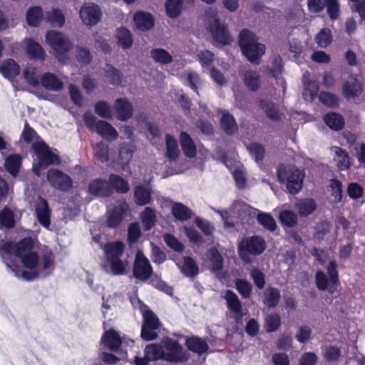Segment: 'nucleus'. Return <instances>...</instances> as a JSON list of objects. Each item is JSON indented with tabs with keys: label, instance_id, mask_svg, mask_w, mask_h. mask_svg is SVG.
Wrapping results in <instances>:
<instances>
[{
	"label": "nucleus",
	"instance_id": "1",
	"mask_svg": "<svg viewBox=\"0 0 365 365\" xmlns=\"http://www.w3.org/2000/svg\"><path fill=\"white\" fill-rule=\"evenodd\" d=\"M0 255L9 272L17 277L33 280L39 273V257L35 249V240L26 237L14 243L8 242L0 248Z\"/></svg>",
	"mask_w": 365,
	"mask_h": 365
},
{
	"label": "nucleus",
	"instance_id": "2",
	"mask_svg": "<svg viewBox=\"0 0 365 365\" xmlns=\"http://www.w3.org/2000/svg\"><path fill=\"white\" fill-rule=\"evenodd\" d=\"M239 45L243 55L254 63L258 64L265 52L264 45L259 43L257 36L247 29L242 30L240 34Z\"/></svg>",
	"mask_w": 365,
	"mask_h": 365
},
{
	"label": "nucleus",
	"instance_id": "3",
	"mask_svg": "<svg viewBox=\"0 0 365 365\" xmlns=\"http://www.w3.org/2000/svg\"><path fill=\"white\" fill-rule=\"evenodd\" d=\"M305 173L294 165H282L277 169V178L292 194L297 193L303 186Z\"/></svg>",
	"mask_w": 365,
	"mask_h": 365
},
{
	"label": "nucleus",
	"instance_id": "4",
	"mask_svg": "<svg viewBox=\"0 0 365 365\" xmlns=\"http://www.w3.org/2000/svg\"><path fill=\"white\" fill-rule=\"evenodd\" d=\"M46 43L53 50L58 61L65 62L68 53L73 48V44L68 36L61 32L49 31L46 34Z\"/></svg>",
	"mask_w": 365,
	"mask_h": 365
},
{
	"label": "nucleus",
	"instance_id": "5",
	"mask_svg": "<svg viewBox=\"0 0 365 365\" xmlns=\"http://www.w3.org/2000/svg\"><path fill=\"white\" fill-rule=\"evenodd\" d=\"M33 149L36 154V159L33 164V170L36 175H40L41 169L58 163V157L43 142H36L33 145Z\"/></svg>",
	"mask_w": 365,
	"mask_h": 365
},
{
	"label": "nucleus",
	"instance_id": "6",
	"mask_svg": "<svg viewBox=\"0 0 365 365\" xmlns=\"http://www.w3.org/2000/svg\"><path fill=\"white\" fill-rule=\"evenodd\" d=\"M266 248L264 240L259 237L242 240L239 245V255L245 262H251L252 257L262 254Z\"/></svg>",
	"mask_w": 365,
	"mask_h": 365
},
{
	"label": "nucleus",
	"instance_id": "7",
	"mask_svg": "<svg viewBox=\"0 0 365 365\" xmlns=\"http://www.w3.org/2000/svg\"><path fill=\"white\" fill-rule=\"evenodd\" d=\"M83 120L90 130L96 132L102 138L108 140H113L117 138V130L108 122L98 120L91 113H86L83 115Z\"/></svg>",
	"mask_w": 365,
	"mask_h": 365
},
{
	"label": "nucleus",
	"instance_id": "8",
	"mask_svg": "<svg viewBox=\"0 0 365 365\" xmlns=\"http://www.w3.org/2000/svg\"><path fill=\"white\" fill-rule=\"evenodd\" d=\"M139 309L143 316V324L141 329V336L146 341L155 339L157 337L155 329L160 326L157 317L150 311L141 302H138Z\"/></svg>",
	"mask_w": 365,
	"mask_h": 365
},
{
	"label": "nucleus",
	"instance_id": "9",
	"mask_svg": "<svg viewBox=\"0 0 365 365\" xmlns=\"http://www.w3.org/2000/svg\"><path fill=\"white\" fill-rule=\"evenodd\" d=\"M79 17L86 26H93L100 22L102 11L97 4L86 3L79 10Z\"/></svg>",
	"mask_w": 365,
	"mask_h": 365
},
{
	"label": "nucleus",
	"instance_id": "10",
	"mask_svg": "<svg viewBox=\"0 0 365 365\" xmlns=\"http://www.w3.org/2000/svg\"><path fill=\"white\" fill-rule=\"evenodd\" d=\"M153 273V268L148 259L142 251H138L133 266V274L140 280L148 279Z\"/></svg>",
	"mask_w": 365,
	"mask_h": 365
},
{
	"label": "nucleus",
	"instance_id": "11",
	"mask_svg": "<svg viewBox=\"0 0 365 365\" xmlns=\"http://www.w3.org/2000/svg\"><path fill=\"white\" fill-rule=\"evenodd\" d=\"M164 360L178 362L187 360L188 355L184 351L183 348L176 341L168 339L163 341Z\"/></svg>",
	"mask_w": 365,
	"mask_h": 365
},
{
	"label": "nucleus",
	"instance_id": "12",
	"mask_svg": "<svg viewBox=\"0 0 365 365\" xmlns=\"http://www.w3.org/2000/svg\"><path fill=\"white\" fill-rule=\"evenodd\" d=\"M47 180L50 185L61 190H68L72 187L70 177L56 169H50L47 171Z\"/></svg>",
	"mask_w": 365,
	"mask_h": 365
},
{
	"label": "nucleus",
	"instance_id": "13",
	"mask_svg": "<svg viewBox=\"0 0 365 365\" xmlns=\"http://www.w3.org/2000/svg\"><path fill=\"white\" fill-rule=\"evenodd\" d=\"M102 301L101 312L105 318L115 314L123 303L122 297L115 293L103 295Z\"/></svg>",
	"mask_w": 365,
	"mask_h": 365
},
{
	"label": "nucleus",
	"instance_id": "14",
	"mask_svg": "<svg viewBox=\"0 0 365 365\" xmlns=\"http://www.w3.org/2000/svg\"><path fill=\"white\" fill-rule=\"evenodd\" d=\"M208 29L213 39L219 44H227L232 41L225 24L221 23L217 19L210 22Z\"/></svg>",
	"mask_w": 365,
	"mask_h": 365
},
{
	"label": "nucleus",
	"instance_id": "15",
	"mask_svg": "<svg viewBox=\"0 0 365 365\" xmlns=\"http://www.w3.org/2000/svg\"><path fill=\"white\" fill-rule=\"evenodd\" d=\"M128 208V205L125 202L109 207L106 216L107 225L111 228L118 227L121 223Z\"/></svg>",
	"mask_w": 365,
	"mask_h": 365
},
{
	"label": "nucleus",
	"instance_id": "16",
	"mask_svg": "<svg viewBox=\"0 0 365 365\" xmlns=\"http://www.w3.org/2000/svg\"><path fill=\"white\" fill-rule=\"evenodd\" d=\"M362 91L361 83L354 76H349L343 84L342 92L347 99H352L359 96Z\"/></svg>",
	"mask_w": 365,
	"mask_h": 365
},
{
	"label": "nucleus",
	"instance_id": "17",
	"mask_svg": "<svg viewBox=\"0 0 365 365\" xmlns=\"http://www.w3.org/2000/svg\"><path fill=\"white\" fill-rule=\"evenodd\" d=\"M315 282L317 287L319 290H327L329 293H334L337 290L339 283L336 279H333L329 275L327 276L322 271H317L315 274Z\"/></svg>",
	"mask_w": 365,
	"mask_h": 365
},
{
	"label": "nucleus",
	"instance_id": "18",
	"mask_svg": "<svg viewBox=\"0 0 365 365\" xmlns=\"http://www.w3.org/2000/svg\"><path fill=\"white\" fill-rule=\"evenodd\" d=\"M128 263L122 258L105 260L102 264L104 270L113 275H123L126 273Z\"/></svg>",
	"mask_w": 365,
	"mask_h": 365
},
{
	"label": "nucleus",
	"instance_id": "19",
	"mask_svg": "<svg viewBox=\"0 0 365 365\" xmlns=\"http://www.w3.org/2000/svg\"><path fill=\"white\" fill-rule=\"evenodd\" d=\"M36 216L38 222L43 227L49 229L51 225V214L48 203L42 198H38L36 202Z\"/></svg>",
	"mask_w": 365,
	"mask_h": 365
},
{
	"label": "nucleus",
	"instance_id": "20",
	"mask_svg": "<svg viewBox=\"0 0 365 365\" xmlns=\"http://www.w3.org/2000/svg\"><path fill=\"white\" fill-rule=\"evenodd\" d=\"M225 164L231 170L237 186L239 188L245 187L246 186L247 178L244 167L236 161H235L234 165L228 158L225 160Z\"/></svg>",
	"mask_w": 365,
	"mask_h": 365
},
{
	"label": "nucleus",
	"instance_id": "21",
	"mask_svg": "<svg viewBox=\"0 0 365 365\" xmlns=\"http://www.w3.org/2000/svg\"><path fill=\"white\" fill-rule=\"evenodd\" d=\"M22 43L26 53L30 58L40 61L45 58L46 52L38 42L31 38H26Z\"/></svg>",
	"mask_w": 365,
	"mask_h": 365
},
{
	"label": "nucleus",
	"instance_id": "22",
	"mask_svg": "<svg viewBox=\"0 0 365 365\" xmlns=\"http://www.w3.org/2000/svg\"><path fill=\"white\" fill-rule=\"evenodd\" d=\"M88 191L91 194L100 197L112 195V187L108 181L96 179L88 185Z\"/></svg>",
	"mask_w": 365,
	"mask_h": 365
},
{
	"label": "nucleus",
	"instance_id": "23",
	"mask_svg": "<svg viewBox=\"0 0 365 365\" xmlns=\"http://www.w3.org/2000/svg\"><path fill=\"white\" fill-rule=\"evenodd\" d=\"M223 257L216 248L208 250L205 264L212 272H217L223 267Z\"/></svg>",
	"mask_w": 365,
	"mask_h": 365
},
{
	"label": "nucleus",
	"instance_id": "24",
	"mask_svg": "<svg viewBox=\"0 0 365 365\" xmlns=\"http://www.w3.org/2000/svg\"><path fill=\"white\" fill-rule=\"evenodd\" d=\"M115 109L118 118L122 121L128 120L133 115V106L125 98L116 99Z\"/></svg>",
	"mask_w": 365,
	"mask_h": 365
},
{
	"label": "nucleus",
	"instance_id": "25",
	"mask_svg": "<svg viewBox=\"0 0 365 365\" xmlns=\"http://www.w3.org/2000/svg\"><path fill=\"white\" fill-rule=\"evenodd\" d=\"M225 299L228 309L236 315L237 319H242L243 317L242 306L237 296L233 292L227 290L225 292Z\"/></svg>",
	"mask_w": 365,
	"mask_h": 365
},
{
	"label": "nucleus",
	"instance_id": "26",
	"mask_svg": "<svg viewBox=\"0 0 365 365\" xmlns=\"http://www.w3.org/2000/svg\"><path fill=\"white\" fill-rule=\"evenodd\" d=\"M331 151L334 154V161L340 170H346L351 165L349 154L339 147L331 148Z\"/></svg>",
	"mask_w": 365,
	"mask_h": 365
},
{
	"label": "nucleus",
	"instance_id": "27",
	"mask_svg": "<svg viewBox=\"0 0 365 365\" xmlns=\"http://www.w3.org/2000/svg\"><path fill=\"white\" fill-rule=\"evenodd\" d=\"M136 28L140 31H147L154 26V19L150 14L139 11L133 17Z\"/></svg>",
	"mask_w": 365,
	"mask_h": 365
},
{
	"label": "nucleus",
	"instance_id": "28",
	"mask_svg": "<svg viewBox=\"0 0 365 365\" xmlns=\"http://www.w3.org/2000/svg\"><path fill=\"white\" fill-rule=\"evenodd\" d=\"M125 245L121 242L107 243L103 248L106 260L121 258L123 255Z\"/></svg>",
	"mask_w": 365,
	"mask_h": 365
},
{
	"label": "nucleus",
	"instance_id": "29",
	"mask_svg": "<svg viewBox=\"0 0 365 365\" xmlns=\"http://www.w3.org/2000/svg\"><path fill=\"white\" fill-rule=\"evenodd\" d=\"M303 82V97L307 101H312L317 95L319 86L311 80L310 74L308 73L304 74Z\"/></svg>",
	"mask_w": 365,
	"mask_h": 365
},
{
	"label": "nucleus",
	"instance_id": "30",
	"mask_svg": "<svg viewBox=\"0 0 365 365\" xmlns=\"http://www.w3.org/2000/svg\"><path fill=\"white\" fill-rule=\"evenodd\" d=\"M101 343L111 351H117L121 344V338L115 330L110 329L103 334Z\"/></svg>",
	"mask_w": 365,
	"mask_h": 365
},
{
	"label": "nucleus",
	"instance_id": "31",
	"mask_svg": "<svg viewBox=\"0 0 365 365\" xmlns=\"http://www.w3.org/2000/svg\"><path fill=\"white\" fill-rule=\"evenodd\" d=\"M20 72L19 65L13 59H7L0 65V73L9 80L14 79Z\"/></svg>",
	"mask_w": 365,
	"mask_h": 365
},
{
	"label": "nucleus",
	"instance_id": "32",
	"mask_svg": "<svg viewBox=\"0 0 365 365\" xmlns=\"http://www.w3.org/2000/svg\"><path fill=\"white\" fill-rule=\"evenodd\" d=\"M176 264L181 272L186 277H193L198 274V267L190 257H184L182 262H178Z\"/></svg>",
	"mask_w": 365,
	"mask_h": 365
},
{
	"label": "nucleus",
	"instance_id": "33",
	"mask_svg": "<svg viewBox=\"0 0 365 365\" xmlns=\"http://www.w3.org/2000/svg\"><path fill=\"white\" fill-rule=\"evenodd\" d=\"M42 86L49 90L58 91L62 89L63 83L51 73H46L41 78Z\"/></svg>",
	"mask_w": 365,
	"mask_h": 365
},
{
	"label": "nucleus",
	"instance_id": "34",
	"mask_svg": "<svg viewBox=\"0 0 365 365\" xmlns=\"http://www.w3.org/2000/svg\"><path fill=\"white\" fill-rule=\"evenodd\" d=\"M26 19L30 26H38L43 19L42 9L38 6L30 7L26 12Z\"/></svg>",
	"mask_w": 365,
	"mask_h": 365
},
{
	"label": "nucleus",
	"instance_id": "35",
	"mask_svg": "<svg viewBox=\"0 0 365 365\" xmlns=\"http://www.w3.org/2000/svg\"><path fill=\"white\" fill-rule=\"evenodd\" d=\"M171 212L175 218L180 221H185L191 217L192 211L180 202L172 203Z\"/></svg>",
	"mask_w": 365,
	"mask_h": 365
},
{
	"label": "nucleus",
	"instance_id": "36",
	"mask_svg": "<svg viewBox=\"0 0 365 365\" xmlns=\"http://www.w3.org/2000/svg\"><path fill=\"white\" fill-rule=\"evenodd\" d=\"M106 77L108 81L113 86H125V77L120 72L111 66H108L105 70Z\"/></svg>",
	"mask_w": 365,
	"mask_h": 365
},
{
	"label": "nucleus",
	"instance_id": "37",
	"mask_svg": "<svg viewBox=\"0 0 365 365\" xmlns=\"http://www.w3.org/2000/svg\"><path fill=\"white\" fill-rule=\"evenodd\" d=\"M324 121L325 124L333 130H340L344 125L343 117L338 113H331L324 115Z\"/></svg>",
	"mask_w": 365,
	"mask_h": 365
},
{
	"label": "nucleus",
	"instance_id": "38",
	"mask_svg": "<svg viewBox=\"0 0 365 365\" xmlns=\"http://www.w3.org/2000/svg\"><path fill=\"white\" fill-rule=\"evenodd\" d=\"M151 190L149 187L138 185L135 189V201L138 205L143 206L150 203Z\"/></svg>",
	"mask_w": 365,
	"mask_h": 365
},
{
	"label": "nucleus",
	"instance_id": "39",
	"mask_svg": "<svg viewBox=\"0 0 365 365\" xmlns=\"http://www.w3.org/2000/svg\"><path fill=\"white\" fill-rule=\"evenodd\" d=\"M108 183L111 185L112 192L113 190L120 193H125L129 190L128 182L118 175H110L109 176Z\"/></svg>",
	"mask_w": 365,
	"mask_h": 365
},
{
	"label": "nucleus",
	"instance_id": "40",
	"mask_svg": "<svg viewBox=\"0 0 365 365\" xmlns=\"http://www.w3.org/2000/svg\"><path fill=\"white\" fill-rule=\"evenodd\" d=\"M115 38L118 45L123 49L131 47L133 40L130 31L125 28H120L117 30Z\"/></svg>",
	"mask_w": 365,
	"mask_h": 365
},
{
	"label": "nucleus",
	"instance_id": "41",
	"mask_svg": "<svg viewBox=\"0 0 365 365\" xmlns=\"http://www.w3.org/2000/svg\"><path fill=\"white\" fill-rule=\"evenodd\" d=\"M180 140L184 154L189 158H193L196 154V147L189 135L182 132Z\"/></svg>",
	"mask_w": 365,
	"mask_h": 365
},
{
	"label": "nucleus",
	"instance_id": "42",
	"mask_svg": "<svg viewBox=\"0 0 365 365\" xmlns=\"http://www.w3.org/2000/svg\"><path fill=\"white\" fill-rule=\"evenodd\" d=\"M21 165V157L18 154L11 155L5 159V168L13 176L17 175Z\"/></svg>",
	"mask_w": 365,
	"mask_h": 365
},
{
	"label": "nucleus",
	"instance_id": "43",
	"mask_svg": "<svg viewBox=\"0 0 365 365\" xmlns=\"http://www.w3.org/2000/svg\"><path fill=\"white\" fill-rule=\"evenodd\" d=\"M295 207L302 217H307L312 214L317 207L314 200L312 199H304L299 201Z\"/></svg>",
	"mask_w": 365,
	"mask_h": 365
},
{
	"label": "nucleus",
	"instance_id": "44",
	"mask_svg": "<svg viewBox=\"0 0 365 365\" xmlns=\"http://www.w3.org/2000/svg\"><path fill=\"white\" fill-rule=\"evenodd\" d=\"M45 19L51 25L57 27H62L65 24V16L58 9H53L46 12Z\"/></svg>",
	"mask_w": 365,
	"mask_h": 365
},
{
	"label": "nucleus",
	"instance_id": "45",
	"mask_svg": "<svg viewBox=\"0 0 365 365\" xmlns=\"http://www.w3.org/2000/svg\"><path fill=\"white\" fill-rule=\"evenodd\" d=\"M220 125L225 132L229 135L233 134L237 130V125L234 118L226 111L222 113Z\"/></svg>",
	"mask_w": 365,
	"mask_h": 365
},
{
	"label": "nucleus",
	"instance_id": "46",
	"mask_svg": "<svg viewBox=\"0 0 365 365\" xmlns=\"http://www.w3.org/2000/svg\"><path fill=\"white\" fill-rule=\"evenodd\" d=\"M164 345L150 344L145 349V355L150 360L164 359Z\"/></svg>",
	"mask_w": 365,
	"mask_h": 365
},
{
	"label": "nucleus",
	"instance_id": "47",
	"mask_svg": "<svg viewBox=\"0 0 365 365\" xmlns=\"http://www.w3.org/2000/svg\"><path fill=\"white\" fill-rule=\"evenodd\" d=\"M187 348L194 352L201 354L208 349L207 342L199 337H192L186 341Z\"/></svg>",
	"mask_w": 365,
	"mask_h": 365
},
{
	"label": "nucleus",
	"instance_id": "48",
	"mask_svg": "<svg viewBox=\"0 0 365 365\" xmlns=\"http://www.w3.org/2000/svg\"><path fill=\"white\" fill-rule=\"evenodd\" d=\"M140 218L143 225L145 230H149L155 225L156 221V215L153 209L150 207L145 208L140 214Z\"/></svg>",
	"mask_w": 365,
	"mask_h": 365
},
{
	"label": "nucleus",
	"instance_id": "49",
	"mask_svg": "<svg viewBox=\"0 0 365 365\" xmlns=\"http://www.w3.org/2000/svg\"><path fill=\"white\" fill-rule=\"evenodd\" d=\"M165 143L167 150V157L170 160H176L180 153L178 145L176 140L173 137L168 134L165 136Z\"/></svg>",
	"mask_w": 365,
	"mask_h": 365
},
{
	"label": "nucleus",
	"instance_id": "50",
	"mask_svg": "<svg viewBox=\"0 0 365 365\" xmlns=\"http://www.w3.org/2000/svg\"><path fill=\"white\" fill-rule=\"evenodd\" d=\"M315 41L320 48H327L332 41L331 30L328 28L321 29L315 36Z\"/></svg>",
	"mask_w": 365,
	"mask_h": 365
},
{
	"label": "nucleus",
	"instance_id": "51",
	"mask_svg": "<svg viewBox=\"0 0 365 365\" xmlns=\"http://www.w3.org/2000/svg\"><path fill=\"white\" fill-rule=\"evenodd\" d=\"M150 56L152 58L160 64H168L173 61V56L163 48L153 49Z\"/></svg>",
	"mask_w": 365,
	"mask_h": 365
},
{
	"label": "nucleus",
	"instance_id": "52",
	"mask_svg": "<svg viewBox=\"0 0 365 365\" xmlns=\"http://www.w3.org/2000/svg\"><path fill=\"white\" fill-rule=\"evenodd\" d=\"M182 9L181 0H167L165 3L166 14L170 18L178 17L181 14Z\"/></svg>",
	"mask_w": 365,
	"mask_h": 365
},
{
	"label": "nucleus",
	"instance_id": "53",
	"mask_svg": "<svg viewBox=\"0 0 365 365\" xmlns=\"http://www.w3.org/2000/svg\"><path fill=\"white\" fill-rule=\"evenodd\" d=\"M15 225V218L13 212L7 208H4L0 212V227L11 228Z\"/></svg>",
	"mask_w": 365,
	"mask_h": 365
},
{
	"label": "nucleus",
	"instance_id": "54",
	"mask_svg": "<svg viewBox=\"0 0 365 365\" xmlns=\"http://www.w3.org/2000/svg\"><path fill=\"white\" fill-rule=\"evenodd\" d=\"M23 75L29 85L36 86L39 84L40 76L36 67L27 66L24 70Z\"/></svg>",
	"mask_w": 365,
	"mask_h": 365
},
{
	"label": "nucleus",
	"instance_id": "55",
	"mask_svg": "<svg viewBox=\"0 0 365 365\" xmlns=\"http://www.w3.org/2000/svg\"><path fill=\"white\" fill-rule=\"evenodd\" d=\"M251 214L250 207L242 202H235L230 207V215L233 217H245Z\"/></svg>",
	"mask_w": 365,
	"mask_h": 365
},
{
	"label": "nucleus",
	"instance_id": "56",
	"mask_svg": "<svg viewBox=\"0 0 365 365\" xmlns=\"http://www.w3.org/2000/svg\"><path fill=\"white\" fill-rule=\"evenodd\" d=\"M95 112L103 118L110 119L113 117L111 106L103 101H98L96 103Z\"/></svg>",
	"mask_w": 365,
	"mask_h": 365
},
{
	"label": "nucleus",
	"instance_id": "57",
	"mask_svg": "<svg viewBox=\"0 0 365 365\" xmlns=\"http://www.w3.org/2000/svg\"><path fill=\"white\" fill-rule=\"evenodd\" d=\"M243 81L245 86L252 91L257 90L260 85L259 75L254 71L246 72Z\"/></svg>",
	"mask_w": 365,
	"mask_h": 365
},
{
	"label": "nucleus",
	"instance_id": "58",
	"mask_svg": "<svg viewBox=\"0 0 365 365\" xmlns=\"http://www.w3.org/2000/svg\"><path fill=\"white\" fill-rule=\"evenodd\" d=\"M329 191L333 197V202H339L341 200L343 187L339 180L332 179L330 180Z\"/></svg>",
	"mask_w": 365,
	"mask_h": 365
},
{
	"label": "nucleus",
	"instance_id": "59",
	"mask_svg": "<svg viewBox=\"0 0 365 365\" xmlns=\"http://www.w3.org/2000/svg\"><path fill=\"white\" fill-rule=\"evenodd\" d=\"M279 217L281 223L289 227H292L297 224V216L292 211L283 210L280 212Z\"/></svg>",
	"mask_w": 365,
	"mask_h": 365
},
{
	"label": "nucleus",
	"instance_id": "60",
	"mask_svg": "<svg viewBox=\"0 0 365 365\" xmlns=\"http://www.w3.org/2000/svg\"><path fill=\"white\" fill-rule=\"evenodd\" d=\"M257 220L261 225L269 231L274 230L277 227L274 218L268 213H258Z\"/></svg>",
	"mask_w": 365,
	"mask_h": 365
},
{
	"label": "nucleus",
	"instance_id": "61",
	"mask_svg": "<svg viewBox=\"0 0 365 365\" xmlns=\"http://www.w3.org/2000/svg\"><path fill=\"white\" fill-rule=\"evenodd\" d=\"M265 304L269 307H275L280 297L279 291L275 288H269L266 289L265 292Z\"/></svg>",
	"mask_w": 365,
	"mask_h": 365
},
{
	"label": "nucleus",
	"instance_id": "62",
	"mask_svg": "<svg viewBox=\"0 0 365 365\" xmlns=\"http://www.w3.org/2000/svg\"><path fill=\"white\" fill-rule=\"evenodd\" d=\"M280 325V317L277 314H270L265 319V329L268 332L277 331Z\"/></svg>",
	"mask_w": 365,
	"mask_h": 365
},
{
	"label": "nucleus",
	"instance_id": "63",
	"mask_svg": "<svg viewBox=\"0 0 365 365\" xmlns=\"http://www.w3.org/2000/svg\"><path fill=\"white\" fill-rule=\"evenodd\" d=\"M53 268V255L50 250H47L43 255V262L41 267L42 271L44 272V274L46 275L51 273Z\"/></svg>",
	"mask_w": 365,
	"mask_h": 365
},
{
	"label": "nucleus",
	"instance_id": "64",
	"mask_svg": "<svg viewBox=\"0 0 365 365\" xmlns=\"http://www.w3.org/2000/svg\"><path fill=\"white\" fill-rule=\"evenodd\" d=\"M323 356L328 361H336L341 356V350L337 346H329L325 348Z\"/></svg>",
	"mask_w": 365,
	"mask_h": 365
}]
</instances>
